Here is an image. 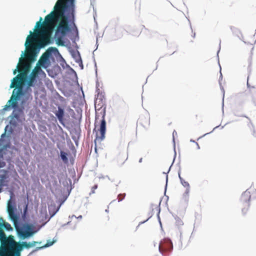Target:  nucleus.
Returning a JSON list of instances; mask_svg holds the SVG:
<instances>
[{
    "label": "nucleus",
    "instance_id": "nucleus-39",
    "mask_svg": "<svg viewBox=\"0 0 256 256\" xmlns=\"http://www.w3.org/2000/svg\"><path fill=\"white\" fill-rule=\"evenodd\" d=\"M178 178H180V182H181V180H184V179L180 176V172H178Z\"/></svg>",
    "mask_w": 256,
    "mask_h": 256
},
{
    "label": "nucleus",
    "instance_id": "nucleus-57",
    "mask_svg": "<svg viewBox=\"0 0 256 256\" xmlns=\"http://www.w3.org/2000/svg\"><path fill=\"white\" fill-rule=\"evenodd\" d=\"M247 86L248 87L249 86V84H248V81L247 82Z\"/></svg>",
    "mask_w": 256,
    "mask_h": 256
},
{
    "label": "nucleus",
    "instance_id": "nucleus-6",
    "mask_svg": "<svg viewBox=\"0 0 256 256\" xmlns=\"http://www.w3.org/2000/svg\"><path fill=\"white\" fill-rule=\"evenodd\" d=\"M54 18V9L52 10L48 14L44 19V21H42V18L40 17V20L36 22V26L34 28V30L35 31V33L33 34L32 30H30L29 33L30 34L27 36L26 40L24 44L26 50L28 49V46L32 44V41L34 39H36L39 34L38 30H36V28H40L43 24H45L48 23H52L53 22Z\"/></svg>",
    "mask_w": 256,
    "mask_h": 256
},
{
    "label": "nucleus",
    "instance_id": "nucleus-20",
    "mask_svg": "<svg viewBox=\"0 0 256 256\" xmlns=\"http://www.w3.org/2000/svg\"><path fill=\"white\" fill-rule=\"evenodd\" d=\"M70 52H71L72 57L74 58V60L75 62L76 63H77V62H79L82 60L80 56V54L78 51L77 50L76 52L74 50H72V51H71Z\"/></svg>",
    "mask_w": 256,
    "mask_h": 256
},
{
    "label": "nucleus",
    "instance_id": "nucleus-37",
    "mask_svg": "<svg viewBox=\"0 0 256 256\" xmlns=\"http://www.w3.org/2000/svg\"><path fill=\"white\" fill-rule=\"evenodd\" d=\"M98 178H100V179H101V178H103V179H104V178H108V180H110V178L109 176H102H102H99V177H98Z\"/></svg>",
    "mask_w": 256,
    "mask_h": 256
},
{
    "label": "nucleus",
    "instance_id": "nucleus-45",
    "mask_svg": "<svg viewBox=\"0 0 256 256\" xmlns=\"http://www.w3.org/2000/svg\"><path fill=\"white\" fill-rule=\"evenodd\" d=\"M190 142H192L195 143V144H196V142H195L194 140H192V139H191V140H190Z\"/></svg>",
    "mask_w": 256,
    "mask_h": 256
},
{
    "label": "nucleus",
    "instance_id": "nucleus-44",
    "mask_svg": "<svg viewBox=\"0 0 256 256\" xmlns=\"http://www.w3.org/2000/svg\"><path fill=\"white\" fill-rule=\"evenodd\" d=\"M76 218V216L75 215H72V216H69V218Z\"/></svg>",
    "mask_w": 256,
    "mask_h": 256
},
{
    "label": "nucleus",
    "instance_id": "nucleus-19",
    "mask_svg": "<svg viewBox=\"0 0 256 256\" xmlns=\"http://www.w3.org/2000/svg\"><path fill=\"white\" fill-rule=\"evenodd\" d=\"M41 72H42V70L40 67H36L32 72L28 76H26V77L38 80V74Z\"/></svg>",
    "mask_w": 256,
    "mask_h": 256
},
{
    "label": "nucleus",
    "instance_id": "nucleus-38",
    "mask_svg": "<svg viewBox=\"0 0 256 256\" xmlns=\"http://www.w3.org/2000/svg\"><path fill=\"white\" fill-rule=\"evenodd\" d=\"M168 180V176L167 175L166 177V186H165V192H166V190Z\"/></svg>",
    "mask_w": 256,
    "mask_h": 256
},
{
    "label": "nucleus",
    "instance_id": "nucleus-5",
    "mask_svg": "<svg viewBox=\"0 0 256 256\" xmlns=\"http://www.w3.org/2000/svg\"><path fill=\"white\" fill-rule=\"evenodd\" d=\"M18 237L22 240L28 239L32 236L36 232L34 226L31 224H22L20 220L13 222Z\"/></svg>",
    "mask_w": 256,
    "mask_h": 256
},
{
    "label": "nucleus",
    "instance_id": "nucleus-22",
    "mask_svg": "<svg viewBox=\"0 0 256 256\" xmlns=\"http://www.w3.org/2000/svg\"><path fill=\"white\" fill-rule=\"evenodd\" d=\"M60 206H59L58 208H56V210H54L52 212V209H56L55 206L51 204L50 206H48V210H49L50 214H51V216H53L56 214V213L58 212V210L60 208Z\"/></svg>",
    "mask_w": 256,
    "mask_h": 256
},
{
    "label": "nucleus",
    "instance_id": "nucleus-30",
    "mask_svg": "<svg viewBox=\"0 0 256 256\" xmlns=\"http://www.w3.org/2000/svg\"><path fill=\"white\" fill-rule=\"evenodd\" d=\"M120 196H122V198H119L118 200V202H120L124 198V197L126 196V194L125 193H124V194H120L118 195V197L120 198Z\"/></svg>",
    "mask_w": 256,
    "mask_h": 256
},
{
    "label": "nucleus",
    "instance_id": "nucleus-12",
    "mask_svg": "<svg viewBox=\"0 0 256 256\" xmlns=\"http://www.w3.org/2000/svg\"><path fill=\"white\" fill-rule=\"evenodd\" d=\"M8 118H10L9 124L10 126H6L4 128L5 132L4 134H2L1 138L5 136L6 134L8 136H10L13 132L14 128H16L18 125V123H19V122L16 120L12 116H11L10 115L8 116Z\"/></svg>",
    "mask_w": 256,
    "mask_h": 256
},
{
    "label": "nucleus",
    "instance_id": "nucleus-31",
    "mask_svg": "<svg viewBox=\"0 0 256 256\" xmlns=\"http://www.w3.org/2000/svg\"><path fill=\"white\" fill-rule=\"evenodd\" d=\"M219 126H216L215 128H214V129L212 130V132H208V133H206V134H204L202 136H200V137L198 138V140H199L200 138H201L204 137V136H206V135H207V134H210V133L212 132L214 130H216V128H218Z\"/></svg>",
    "mask_w": 256,
    "mask_h": 256
},
{
    "label": "nucleus",
    "instance_id": "nucleus-18",
    "mask_svg": "<svg viewBox=\"0 0 256 256\" xmlns=\"http://www.w3.org/2000/svg\"><path fill=\"white\" fill-rule=\"evenodd\" d=\"M26 50L22 52L20 57L19 58L18 62L17 64L16 68L13 71V74L14 75H15L17 73V72H18L19 71L18 70H19V67H20V65H21L22 64H23V58L26 56Z\"/></svg>",
    "mask_w": 256,
    "mask_h": 256
},
{
    "label": "nucleus",
    "instance_id": "nucleus-43",
    "mask_svg": "<svg viewBox=\"0 0 256 256\" xmlns=\"http://www.w3.org/2000/svg\"><path fill=\"white\" fill-rule=\"evenodd\" d=\"M98 118V114H96V122L97 121ZM96 124V122H95V124Z\"/></svg>",
    "mask_w": 256,
    "mask_h": 256
},
{
    "label": "nucleus",
    "instance_id": "nucleus-48",
    "mask_svg": "<svg viewBox=\"0 0 256 256\" xmlns=\"http://www.w3.org/2000/svg\"><path fill=\"white\" fill-rule=\"evenodd\" d=\"M96 102H97V100H95L94 102V104L95 106H96ZM96 107V106H95Z\"/></svg>",
    "mask_w": 256,
    "mask_h": 256
},
{
    "label": "nucleus",
    "instance_id": "nucleus-41",
    "mask_svg": "<svg viewBox=\"0 0 256 256\" xmlns=\"http://www.w3.org/2000/svg\"><path fill=\"white\" fill-rule=\"evenodd\" d=\"M76 218H78V219H79V220H81V219H82V215H80L76 217Z\"/></svg>",
    "mask_w": 256,
    "mask_h": 256
},
{
    "label": "nucleus",
    "instance_id": "nucleus-3",
    "mask_svg": "<svg viewBox=\"0 0 256 256\" xmlns=\"http://www.w3.org/2000/svg\"><path fill=\"white\" fill-rule=\"evenodd\" d=\"M41 242L32 241H16L14 236L10 238L8 243L6 244V251L2 256H21V252L24 249H29Z\"/></svg>",
    "mask_w": 256,
    "mask_h": 256
},
{
    "label": "nucleus",
    "instance_id": "nucleus-14",
    "mask_svg": "<svg viewBox=\"0 0 256 256\" xmlns=\"http://www.w3.org/2000/svg\"><path fill=\"white\" fill-rule=\"evenodd\" d=\"M158 248L161 252L164 250L171 251L173 248L172 240L168 238L163 239L160 243Z\"/></svg>",
    "mask_w": 256,
    "mask_h": 256
},
{
    "label": "nucleus",
    "instance_id": "nucleus-32",
    "mask_svg": "<svg viewBox=\"0 0 256 256\" xmlns=\"http://www.w3.org/2000/svg\"><path fill=\"white\" fill-rule=\"evenodd\" d=\"M66 67L68 68H70V70L72 74H74L75 76H76V72L74 71V69H72V68H70L69 65H66Z\"/></svg>",
    "mask_w": 256,
    "mask_h": 256
},
{
    "label": "nucleus",
    "instance_id": "nucleus-62",
    "mask_svg": "<svg viewBox=\"0 0 256 256\" xmlns=\"http://www.w3.org/2000/svg\"><path fill=\"white\" fill-rule=\"evenodd\" d=\"M14 150H16V151H18V148H14Z\"/></svg>",
    "mask_w": 256,
    "mask_h": 256
},
{
    "label": "nucleus",
    "instance_id": "nucleus-60",
    "mask_svg": "<svg viewBox=\"0 0 256 256\" xmlns=\"http://www.w3.org/2000/svg\"><path fill=\"white\" fill-rule=\"evenodd\" d=\"M172 166L170 167L169 169H168V172L170 170V168H171Z\"/></svg>",
    "mask_w": 256,
    "mask_h": 256
},
{
    "label": "nucleus",
    "instance_id": "nucleus-10",
    "mask_svg": "<svg viewBox=\"0 0 256 256\" xmlns=\"http://www.w3.org/2000/svg\"><path fill=\"white\" fill-rule=\"evenodd\" d=\"M10 198L7 204V212L8 216L12 222H13L16 220H19V216L15 212L16 210V206L15 202L12 199L14 197L12 190H10Z\"/></svg>",
    "mask_w": 256,
    "mask_h": 256
},
{
    "label": "nucleus",
    "instance_id": "nucleus-7",
    "mask_svg": "<svg viewBox=\"0 0 256 256\" xmlns=\"http://www.w3.org/2000/svg\"><path fill=\"white\" fill-rule=\"evenodd\" d=\"M4 220L2 218H0V256L4 254L6 251V244L8 243L10 238L14 236L10 235L7 236L2 230L4 228L7 231H12L13 228L10 224L8 222L3 223Z\"/></svg>",
    "mask_w": 256,
    "mask_h": 256
},
{
    "label": "nucleus",
    "instance_id": "nucleus-1",
    "mask_svg": "<svg viewBox=\"0 0 256 256\" xmlns=\"http://www.w3.org/2000/svg\"><path fill=\"white\" fill-rule=\"evenodd\" d=\"M76 0H57L54 6V18L56 23L54 38L58 46H64V38L72 30L75 36L70 38L75 43L79 40L78 29L74 23Z\"/></svg>",
    "mask_w": 256,
    "mask_h": 256
},
{
    "label": "nucleus",
    "instance_id": "nucleus-58",
    "mask_svg": "<svg viewBox=\"0 0 256 256\" xmlns=\"http://www.w3.org/2000/svg\"><path fill=\"white\" fill-rule=\"evenodd\" d=\"M70 222H67L66 224H69L70 223Z\"/></svg>",
    "mask_w": 256,
    "mask_h": 256
},
{
    "label": "nucleus",
    "instance_id": "nucleus-13",
    "mask_svg": "<svg viewBox=\"0 0 256 256\" xmlns=\"http://www.w3.org/2000/svg\"><path fill=\"white\" fill-rule=\"evenodd\" d=\"M250 192L248 190L244 192L240 197V202L243 204L244 208H242V212L246 214L250 206Z\"/></svg>",
    "mask_w": 256,
    "mask_h": 256
},
{
    "label": "nucleus",
    "instance_id": "nucleus-15",
    "mask_svg": "<svg viewBox=\"0 0 256 256\" xmlns=\"http://www.w3.org/2000/svg\"><path fill=\"white\" fill-rule=\"evenodd\" d=\"M180 183L184 187L186 188V190L182 196V200L186 203H188L189 200L190 192V184L188 182L184 180H181Z\"/></svg>",
    "mask_w": 256,
    "mask_h": 256
},
{
    "label": "nucleus",
    "instance_id": "nucleus-56",
    "mask_svg": "<svg viewBox=\"0 0 256 256\" xmlns=\"http://www.w3.org/2000/svg\"><path fill=\"white\" fill-rule=\"evenodd\" d=\"M243 116V117H246V116H242V115H240V116Z\"/></svg>",
    "mask_w": 256,
    "mask_h": 256
},
{
    "label": "nucleus",
    "instance_id": "nucleus-4",
    "mask_svg": "<svg viewBox=\"0 0 256 256\" xmlns=\"http://www.w3.org/2000/svg\"><path fill=\"white\" fill-rule=\"evenodd\" d=\"M30 101H25L23 102V98H17V96L12 94L10 99L8 100V104L12 103L11 107L13 111L10 114L19 123H22L25 120V114L24 112V108L28 106Z\"/></svg>",
    "mask_w": 256,
    "mask_h": 256
},
{
    "label": "nucleus",
    "instance_id": "nucleus-46",
    "mask_svg": "<svg viewBox=\"0 0 256 256\" xmlns=\"http://www.w3.org/2000/svg\"><path fill=\"white\" fill-rule=\"evenodd\" d=\"M142 158H140V160H139V162H142Z\"/></svg>",
    "mask_w": 256,
    "mask_h": 256
},
{
    "label": "nucleus",
    "instance_id": "nucleus-63",
    "mask_svg": "<svg viewBox=\"0 0 256 256\" xmlns=\"http://www.w3.org/2000/svg\"><path fill=\"white\" fill-rule=\"evenodd\" d=\"M102 99L100 98V101H102Z\"/></svg>",
    "mask_w": 256,
    "mask_h": 256
},
{
    "label": "nucleus",
    "instance_id": "nucleus-47",
    "mask_svg": "<svg viewBox=\"0 0 256 256\" xmlns=\"http://www.w3.org/2000/svg\"><path fill=\"white\" fill-rule=\"evenodd\" d=\"M72 139L74 140L75 143H76V145H78V142H77V141H76V140H74V138H72Z\"/></svg>",
    "mask_w": 256,
    "mask_h": 256
},
{
    "label": "nucleus",
    "instance_id": "nucleus-21",
    "mask_svg": "<svg viewBox=\"0 0 256 256\" xmlns=\"http://www.w3.org/2000/svg\"><path fill=\"white\" fill-rule=\"evenodd\" d=\"M40 48H36L34 52V54L32 55H28V58L29 60H30L32 62H34L35 60H36V57L37 56V54L40 51Z\"/></svg>",
    "mask_w": 256,
    "mask_h": 256
},
{
    "label": "nucleus",
    "instance_id": "nucleus-51",
    "mask_svg": "<svg viewBox=\"0 0 256 256\" xmlns=\"http://www.w3.org/2000/svg\"><path fill=\"white\" fill-rule=\"evenodd\" d=\"M195 36H196V34H195V33H194V35L192 36V37H193V38H194V37H195Z\"/></svg>",
    "mask_w": 256,
    "mask_h": 256
},
{
    "label": "nucleus",
    "instance_id": "nucleus-61",
    "mask_svg": "<svg viewBox=\"0 0 256 256\" xmlns=\"http://www.w3.org/2000/svg\"><path fill=\"white\" fill-rule=\"evenodd\" d=\"M98 37L96 38V44H98Z\"/></svg>",
    "mask_w": 256,
    "mask_h": 256
},
{
    "label": "nucleus",
    "instance_id": "nucleus-8",
    "mask_svg": "<svg viewBox=\"0 0 256 256\" xmlns=\"http://www.w3.org/2000/svg\"><path fill=\"white\" fill-rule=\"evenodd\" d=\"M60 56V54L56 48H50L44 54H42L38 62L37 65L42 66L44 68H46L50 64V59L52 58V56Z\"/></svg>",
    "mask_w": 256,
    "mask_h": 256
},
{
    "label": "nucleus",
    "instance_id": "nucleus-52",
    "mask_svg": "<svg viewBox=\"0 0 256 256\" xmlns=\"http://www.w3.org/2000/svg\"><path fill=\"white\" fill-rule=\"evenodd\" d=\"M94 65H95V67L96 68V62L95 61H94Z\"/></svg>",
    "mask_w": 256,
    "mask_h": 256
},
{
    "label": "nucleus",
    "instance_id": "nucleus-25",
    "mask_svg": "<svg viewBox=\"0 0 256 256\" xmlns=\"http://www.w3.org/2000/svg\"><path fill=\"white\" fill-rule=\"evenodd\" d=\"M67 154L63 151H60V158L64 162L66 163L68 162Z\"/></svg>",
    "mask_w": 256,
    "mask_h": 256
},
{
    "label": "nucleus",
    "instance_id": "nucleus-50",
    "mask_svg": "<svg viewBox=\"0 0 256 256\" xmlns=\"http://www.w3.org/2000/svg\"><path fill=\"white\" fill-rule=\"evenodd\" d=\"M174 160H175V158H174V160H173V162H172V164H173L174 162Z\"/></svg>",
    "mask_w": 256,
    "mask_h": 256
},
{
    "label": "nucleus",
    "instance_id": "nucleus-9",
    "mask_svg": "<svg viewBox=\"0 0 256 256\" xmlns=\"http://www.w3.org/2000/svg\"><path fill=\"white\" fill-rule=\"evenodd\" d=\"M6 166L4 160L3 149L0 148V168ZM9 178L8 171L4 170H0V193L2 191V188L8 186V179Z\"/></svg>",
    "mask_w": 256,
    "mask_h": 256
},
{
    "label": "nucleus",
    "instance_id": "nucleus-36",
    "mask_svg": "<svg viewBox=\"0 0 256 256\" xmlns=\"http://www.w3.org/2000/svg\"><path fill=\"white\" fill-rule=\"evenodd\" d=\"M174 134H176V130H174L172 132V136H173V142L174 143V146H175V142H174Z\"/></svg>",
    "mask_w": 256,
    "mask_h": 256
},
{
    "label": "nucleus",
    "instance_id": "nucleus-23",
    "mask_svg": "<svg viewBox=\"0 0 256 256\" xmlns=\"http://www.w3.org/2000/svg\"><path fill=\"white\" fill-rule=\"evenodd\" d=\"M174 216L176 220V225L178 228H180V227H181L182 226L184 225V222L180 218L177 216Z\"/></svg>",
    "mask_w": 256,
    "mask_h": 256
},
{
    "label": "nucleus",
    "instance_id": "nucleus-16",
    "mask_svg": "<svg viewBox=\"0 0 256 256\" xmlns=\"http://www.w3.org/2000/svg\"><path fill=\"white\" fill-rule=\"evenodd\" d=\"M56 242H57V238H54L52 240L50 239L48 240H46V244H44V246H42L36 247L34 250H33L32 251V252L31 253H33V252H36L40 250L50 247V246H52Z\"/></svg>",
    "mask_w": 256,
    "mask_h": 256
},
{
    "label": "nucleus",
    "instance_id": "nucleus-54",
    "mask_svg": "<svg viewBox=\"0 0 256 256\" xmlns=\"http://www.w3.org/2000/svg\"><path fill=\"white\" fill-rule=\"evenodd\" d=\"M176 156V150H174V157Z\"/></svg>",
    "mask_w": 256,
    "mask_h": 256
},
{
    "label": "nucleus",
    "instance_id": "nucleus-34",
    "mask_svg": "<svg viewBox=\"0 0 256 256\" xmlns=\"http://www.w3.org/2000/svg\"><path fill=\"white\" fill-rule=\"evenodd\" d=\"M149 215H150V216H149L147 220H146L144 221V222H140L139 223L138 226H140V224H144V222H147V221H148V220H149V219H150V218L152 216V214H149Z\"/></svg>",
    "mask_w": 256,
    "mask_h": 256
},
{
    "label": "nucleus",
    "instance_id": "nucleus-42",
    "mask_svg": "<svg viewBox=\"0 0 256 256\" xmlns=\"http://www.w3.org/2000/svg\"><path fill=\"white\" fill-rule=\"evenodd\" d=\"M196 145L197 148H198V150L200 149V146H199L198 144V142H196Z\"/></svg>",
    "mask_w": 256,
    "mask_h": 256
},
{
    "label": "nucleus",
    "instance_id": "nucleus-24",
    "mask_svg": "<svg viewBox=\"0 0 256 256\" xmlns=\"http://www.w3.org/2000/svg\"><path fill=\"white\" fill-rule=\"evenodd\" d=\"M11 104L12 103H10V104H8V102L4 106V108L0 110V114L3 115L4 114L6 111H7V110H10V108H12V107L10 106Z\"/></svg>",
    "mask_w": 256,
    "mask_h": 256
},
{
    "label": "nucleus",
    "instance_id": "nucleus-28",
    "mask_svg": "<svg viewBox=\"0 0 256 256\" xmlns=\"http://www.w3.org/2000/svg\"><path fill=\"white\" fill-rule=\"evenodd\" d=\"M98 188V185L97 184H95L94 185L92 188V190H91V192L90 193V195L92 194H94L95 193V190Z\"/></svg>",
    "mask_w": 256,
    "mask_h": 256
},
{
    "label": "nucleus",
    "instance_id": "nucleus-29",
    "mask_svg": "<svg viewBox=\"0 0 256 256\" xmlns=\"http://www.w3.org/2000/svg\"><path fill=\"white\" fill-rule=\"evenodd\" d=\"M157 208H158L157 210L158 211V213L157 214V217H158V221H159V222L160 224V226H162V223H161L160 218V208L159 206L157 207Z\"/></svg>",
    "mask_w": 256,
    "mask_h": 256
},
{
    "label": "nucleus",
    "instance_id": "nucleus-55",
    "mask_svg": "<svg viewBox=\"0 0 256 256\" xmlns=\"http://www.w3.org/2000/svg\"><path fill=\"white\" fill-rule=\"evenodd\" d=\"M220 48H219V50L218 52V54H217L218 55V52H220Z\"/></svg>",
    "mask_w": 256,
    "mask_h": 256
},
{
    "label": "nucleus",
    "instance_id": "nucleus-27",
    "mask_svg": "<svg viewBox=\"0 0 256 256\" xmlns=\"http://www.w3.org/2000/svg\"><path fill=\"white\" fill-rule=\"evenodd\" d=\"M28 204L27 203V204H25L24 208V212L22 215V217L24 219L26 218V215L27 214V212H28Z\"/></svg>",
    "mask_w": 256,
    "mask_h": 256
},
{
    "label": "nucleus",
    "instance_id": "nucleus-33",
    "mask_svg": "<svg viewBox=\"0 0 256 256\" xmlns=\"http://www.w3.org/2000/svg\"><path fill=\"white\" fill-rule=\"evenodd\" d=\"M221 90L223 92V98H222V112L224 113V88L222 87Z\"/></svg>",
    "mask_w": 256,
    "mask_h": 256
},
{
    "label": "nucleus",
    "instance_id": "nucleus-53",
    "mask_svg": "<svg viewBox=\"0 0 256 256\" xmlns=\"http://www.w3.org/2000/svg\"><path fill=\"white\" fill-rule=\"evenodd\" d=\"M105 212H108V210H106Z\"/></svg>",
    "mask_w": 256,
    "mask_h": 256
},
{
    "label": "nucleus",
    "instance_id": "nucleus-17",
    "mask_svg": "<svg viewBox=\"0 0 256 256\" xmlns=\"http://www.w3.org/2000/svg\"><path fill=\"white\" fill-rule=\"evenodd\" d=\"M64 114V108H62L61 106H58V110H56L55 112V114L57 117L59 122L62 124L63 123V118Z\"/></svg>",
    "mask_w": 256,
    "mask_h": 256
},
{
    "label": "nucleus",
    "instance_id": "nucleus-49",
    "mask_svg": "<svg viewBox=\"0 0 256 256\" xmlns=\"http://www.w3.org/2000/svg\"><path fill=\"white\" fill-rule=\"evenodd\" d=\"M174 160H175V158H174V160H173V162H172V164H173L174 162Z\"/></svg>",
    "mask_w": 256,
    "mask_h": 256
},
{
    "label": "nucleus",
    "instance_id": "nucleus-35",
    "mask_svg": "<svg viewBox=\"0 0 256 256\" xmlns=\"http://www.w3.org/2000/svg\"><path fill=\"white\" fill-rule=\"evenodd\" d=\"M77 63L78 64L79 66L80 67V68L82 70L84 68V66L82 64V60H81L80 61L77 62Z\"/></svg>",
    "mask_w": 256,
    "mask_h": 256
},
{
    "label": "nucleus",
    "instance_id": "nucleus-59",
    "mask_svg": "<svg viewBox=\"0 0 256 256\" xmlns=\"http://www.w3.org/2000/svg\"><path fill=\"white\" fill-rule=\"evenodd\" d=\"M96 74H97V69H96Z\"/></svg>",
    "mask_w": 256,
    "mask_h": 256
},
{
    "label": "nucleus",
    "instance_id": "nucleus-11",
    "mask_svg": "<svg viewBox=\"0 0 256 256\" xmlns=\"http://www.w3.org/2000/svg\"><path fill=\"white\" fill-rule=\"evenodd\" d=\"M106 116V107L104 108L102 113V119L100 120V129L98 130L100 132V136H99L96 133V138L94 140V142L96 143V141L101 142L105 138V134L106 132V122L105 120Z\"/></svg>",
    "mask_w": 256,
    "mask_h": 256
},
{
    "label": "nucleus",
    "instance_id": "nucleus-2",
    "mask_svg": "<svg viewBox=\"0 0 256 256\" xmlns=\"http://www.w3.org/2000/svg\"><path fill=\"white\" fill-rule=\"evenodd\" d=\"M37 82L38 80L26 77L24 74H18L11 80L10 88H14L12 94L17 96V98H22L23 102L25 101L32 102L33 99L32 88L36 98L38 96V88L39 86Z\"/></svg>",
    "mask_w": 256,
    "mask_h": 256
},
{
    "label": "nucleus",
    "instance_id": "nucleus-64",
    "mask_svg": "<svg viewBox=\"0 0 256 256\" xmlns=\"http://www.w3.org/2000/svg\"><path fill=\"white\" fill-rule=\"evenodd\" d=\"M224 128V126H222V128H221L222 129V128Z\"/></svg>",
    "mask_w": 256,
    "mask_h": 256
},
{
    "label": "nucleus",
    "instance_id": "nucleus-40",
    "mask_svg": "<svg viewBox=\"0 0 256 256\" xmlns=\"http://www.w3.org/2000/svg\"><path fill=\"white\" fill-rule=\"evenodd\" d=\"M219 66H220V78H222V72H221V67H220V64H219Z\"/></svg>",
    "mask_w": 256,
    "mask_h": 256
},
{
    "label": "nucleus",
    "instance_id": "nucleus-26",
    "mask_svg": "<svg viewBox=\"0 0 256 256\" xmlns=\"http://www.w3.org/2000/svg\"><path fill=\"white\" fill-rule=\"evenodd\" d=\"M231 30L232 31L233 33H234L238 37H240V34L242 35L241 32L237 28L232 27V28H231Z\"/></svg>",
    "mask_w": 256,
    "mask_h": 256
}]
</instances>
